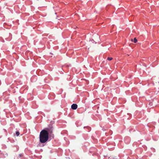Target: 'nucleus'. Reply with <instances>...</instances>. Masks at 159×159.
<instances>
[{
    "mask_svg": "<svg viewBox=\"0 0 159 159\" xmlns=\"http://www.w3.org/2000/svg\"><path fill=\"white\" fill-rule=\"evenodd\" d=\"M48 139V133L45 129L42 130L39 135V140L41 143H44L47 142Z\"/></svg>",
    "mask_w": 159,
    "mask_h": 159,
    "instance_id": "nucleus-1",
    "label": "nucleus"
},
{
    "mask_svg": "<svg viewBox=\"0 0 159 159\" xmlns=\"http://www.w3.org/2000/svg\"><path fill=\"white\" fill-rule=\"evenodd\" d=\"M45 129V130H47L48 133V134H52V133L53 129L52 125H51L49 127L46 128Z\"/></svg>",
    "mask_w": 159,
    "mask_h": 159,
    "instance_id": "nucleus-2",
    "label": "nucleus"
},
{
    "mask_svg": "<svg viewBox=\"0 0 159 159\" xmlns=\"http://www.w3.org/2000/svg\"><path fill=\"white\" fill-rule=\"evenodd\" d=\"M78 106L76 104H73L71 106V108L73 110H76Z\"/></svg>",
    "mask_w": 159,
    "mask_h": 159,
    "instance_id": "nucleus-3",
    "label": "nucleus"
},
{
    "mask_svg": "<svg viewBox=\"0 0 159 159\" xmlns=\"http://www.w3.org/2000/svg\"><path fill=\"white\" fill-rule=\"evenodd\" d=\"M137 42V40L136 38H134V43H136Z\"/></svg>",
    "mask_w": 159,
    "mask_h": 159,
    "instance_id": "nucleus-4",
    "label": "nucleus"
},
{
    "mask_svg": "<svg viewBox=\"0 0 159 159\" xmlns=\"http://www.w3.org/2000/svg\"><path fill=\"white\" fill-rule=\"evenodd\" d=\"M113 59L112 57H108L107 58V60L109 61H111Z\"/></svg>",
    "mask_w": 159,
    "mask_h": 159,
    "instance_id": "nucleus-5",
    "label": "nucleus"
},
{
    "mask_svg": "<svg viewBox=\"0 0 159 159\" xmlns=\"http://www.w3.org/2000/svg\"><path fill=\"white\" fill-rule=\"evenodd\" d=\"M16 134L17 136H18L20 134V133L19 131H16Z\"/></svg>",
    "mask_w": 159,
    "mask_h": 159,
    "instance_id": "nucleus-6",
    "label": "nucleus"
},
{
    "mask_svg": "<svg viewBox=\"0 0 159 159\" xmlns=\"http://www.w3.org/2000/svg\"><path fill=\"white\" fill-rule=\"evenodd\" d=\"M89 131L90 130V128H89Z\"/></svg>",
    "mask_w": 159,
    "mask_h": 159,
    "instance_id": "nucleus-7",
    "label": "nucleus"
},
{
    "mask_svg": "<svg viewBox=\"0 0 159 159\" xmlns=\"http://www.w3.org/2000/svg\"><path fill=\"white\" fill-rule=\"evenodd\" d=\"M133 39H131V41H133Z\"/></svg>",
    "mask_w": 159,
    "mask_h": 159,
    "instance_id": "nucleus-8",
    "label": "nucleus"
}]
</instances>
